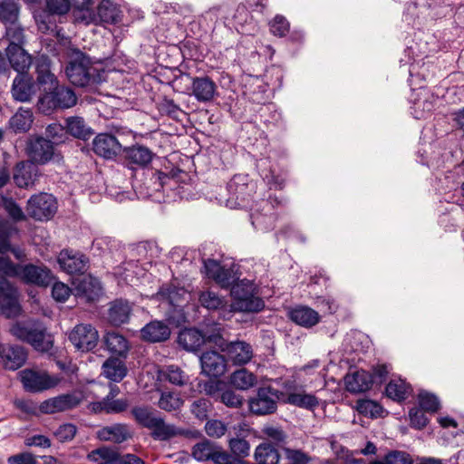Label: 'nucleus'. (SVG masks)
<instances>
[{
  "label": "nucleus",
  "mask_w": 464,
  "mask_h": 464,
  "mask_svg": "<svg viewBox=\"0 0 464 464\" xmlns=\"http://www.w3.org/2000/svg\"><path fill=\"white\" fill-rule=\"evenodd\" d=\"M12 264L10 258L0 256V314L8 318L17 317L22 311L18 290L6 278L13 272Z\"/></svg>",
  "instance_id": "nucleus-1"
},
{
  "label": "nucleus",
  "mask_w": 464,
  "mask_h": 464,
  "mask_svg": "<svg viewBox=\"0 0 464 464\" xmlns=\"http://www.w3.org/2000/svg\"><path fill=\"white\" fill-rule=\"evenodd\" d=\"M420 62L411 63L409 68V82L412 89L419 92L411 107V113L415 119H425L434 109L435 98L430 92L420 84L426 79V75L420 72Z\"/></svg>",
  "instance_id": "nucleus-2"
},
{
  "label": "nucleus",
  "mask_w": 464,
  "mask_h": 464,
  "mask_svg": "<svg viewBox=\"0 0 464 464\" xmlns=\"http://www.w3.org/2000/svg\"><path fill=\"white\" fill-rule=\"evenodd\" d=\"M10 333L17 339L31 344L36 351L48 352L52 349L53 340L51 334L40 324L15 323L10 328Z\"/></svg>",
  "instance_id": "nucleus-3"
},
{
  "label": "nucleus",
  "mask_w": 464,
  "mask_h": 464,
  "mask_svg": "<svg viewBox=\"0 0 464 464\" xmlns=\"http://www.w3.org/2000/svg\"><path fill=\"white\" fill-rule=\"evenodd\" d=\"M222 328L219 324L204 325L201 331L194 328L184 329L178 335V343L187 351H198L206 342L218 344L222 339Z\"/></svg>",
  "instance_id": "nucleus-4"
},
{
  "label": "nucleus",
  "mask_w": 464,
  "mask_h": 464,
  "mask_svg": "<svg viewBox=\"0 0 464 464\" xmlns=\"http://www.w3.org/2000/svg\"><path fill=\"white\" fill-rule=\"evenodd\" d=\"M65 72L68 80L76 86L84 87L101 81L100 69L92 63L90 57L82 53L70 62Z\"/></svg>",
  "instance_id": "nucleus-5"
},
{
  "label": "nucleus",
  "mask_w": 464,
  "mask_h": 464,
  "mask_svg": "<svg viewBox=\"0 0 464 464\" xmlns=\"http://www.w3.org/2000/svg\"><path fill=\"white\" fill-rule=\"evenodd\" d=\"M231 295L234 303L229 304L233 312H259L264 306V301L255 294V286L249 281H241L232 285Z\"/></svg>",
  "instance_id": "nucleus-6"
},
{
  "label": "nucleus",
  "mask_w": 464,
  "mask_h": 464,
  "mask_svg": "<svg viewBox=\"0 0 464 464\" xmlns=\"http://www.w3.org/2000/svg\"><path fill=\"white\" fill-rule=\"evenodd\" d=\"M52 92L43 94L38 102L37 108L44 114H51L56 109H69L77 102L75 92L65 86L53 87Z\"/></svg>",
  "instance_id": "nucleus-7"
},
{
  "label": "nucleus",
  "mask_w": 464,
  "mask_h": 464,
  "mask_svg": "<svg viewBox=\"0 0 464 464\" xmlns=\"http://www.w3.org/2000/svg\"><path fill=\"white\" fill-rule=\"evenodd\" d=\"M71 5H73L72 0H45L44 7L34 12L38 29L43 33L53 31L56 24V16L65 14Z\"/></svg>",
  "instance_id": "nucleus-8"
},
{
  "label": "nucleus",
  "mask_w": 464,
  "mask_h": 464,
  "mask_svg": "<svg viewBox=\"0 0 464 464\" xmlns=\"http://www.w3.org/2000/svg\"><path fill=\"white\" fill-rule=\"evenodd\" d=\"M157 298L160 302V306L166 309L169 317H174V313L180 314L183 308L191 299L190 293L184 287L169 285L160 288L157 293Z\"/></svg>",
  "instance_id": "nucleus-9"
},
{
  "label": "nucleus",
  "mask_w": 464,
  "mask_h": 464,
  "mask_svg": "<svg viewBox=\"0 0 464 464\" xmlns=\"http://www.w3.org/2000/svg\"><path fill=\"white\" fill-rule=\"evenodd\" d=\"M56 198L49 193L41 192L29 198L26 203V211L30 218L36 221H48L57 212Z\"/></svg>",
  "instance_id": "nucleus-10"
},
{
  "label": "nucleus",
  "mask_w": 464,
  "mask_h": 464,
  "mask_svg": "<svg viewBox=\"0 0 464 464\" xmlns=\"http://www.w3.org/2000/svg\"><path fill=\"white\" fill-rule=\"evenodd\" d=\"M26 154L29 161L35 165H45L60 159V154L56 152L53 142L42 136L32 137L28 140Z\"/></svg>",
  "instance_id": "nucleus-11"
},
{
  "label": "nucleus",
  "mask_w": 464,
  "mask_h": 464,
  "mask_svg": "<svg viewBox=\"0 0 464 464\" xmlns=\"http://www.w3.org/2000/svg\"><path fill=\"white\" fill-rule=\"evenodd\" d=\"M12 267L13 272L8 274V277L19 278L24 283L41 286H45L52 281V273L46 267L32 264L22 266L14 263L12 264Z\"/></svg>",
  "instance_id": "nucleus-12"
},
{
  "label": "nucleus",
  "mask_w": 464,
  "mask_h": 464,
  "mask_svg": "<svg viewBox=\"0 0 464 464\" xmlns=\"http://www.w3.org/2000/svg\"><path fill=\"white\" fill-rule=\"evenodd\" d=\"M279 204L278 198L269 196V198L262 199L255 208H252L250 218L256 229L266 231L273 227L275 217L272 211L275 205Z\"/></svg>",
  "instance_id": "nucleus-13"
},
{
  "label": "nucleus",
  "mask_w": 464,
  "mask_h": 464,
  "mask_svg": "<svg viewBox=\"0 0 464 464\" xmlns=\"http://www.w3.org/2000/svg\"><path fill=\"white\" fill-rule=\"evenodd\" d=\"M277 392L269 387L257 390L256 396L248 401L249 410L256 415H267L276 411L277 408Z\"/></svg>",
  "instance_id": "nucleus-14"
},
{
  "label": "nucleus",
  "mask_w": 464,
  "mask_h": 464,
  "mask_svg": "<svg viewBox=\"0 0 464 464\" xmlns=\"http://www.w3.org/2000/svg\"><path fill=\"white\" fill-rule=\"evenodd\" d=\"M21 382L24 389L31 392H39L55 387L60 378L46 372L24 370L20 372Z\"/></svg>",
  "instance_id": "nucleus-15"
},
{
  "label": "nucleus",
  "mask_w": 464,
  "mask_h": 464,
  "mask_svg": "<svg viewBox=\"0 0 464 464\" xmlns=\"http://www.w3.org/2000/svg\"><path fill=\"white\" fill-rule=\"evenodd\" d=\"M69 340L77 350L88 352L97 345L99 334L92 324H80L70 332Z\"/></svg>",
  "instance_id": "nucleus-16"
},
{
  "label": "nucleus",
  "mask_w": 464,
  "mask_h": 464,
  "mask_svg": "<svg viewBox=\"0 0 464 464\" xmlns=\"http://www.w3.org/2000/svg\"><path fill=\"white\" fill-rule=\"evenodd\" d=\"M227 191L230 194V198L227 200L230 202L235 199L238 201L237 205L238 207H246V203L249 200L252 193L255 189V184L249 182L247 175L238 174L235 175L227 186Z\"/></svg>",
  "instance_id": "nucleus-17"
},
{
  "label": "nucleus",
  "mask_w": 464,
  "mask_h": 464,
  "mask_svg": "<svg viewBox=\"0 0 464 464\" xmlns=\"http://www.w3.org/2000/svg\"><path fill=\"white\" fill-rule=\"evenodd\" d=\"M57 263L69 275L84 274L88 268L89 258L78 251L63 249L57 256Z\"/></svg>",
  "instance_id": "nucleus-18"
},
{
  "label": "nucleus",
  "mask_w": 464,
  "mask_h": 464,
  "mask_svg": "<svg viewBox=\"0 0 464 464\" xmlns=\"http://www.w3.org/2000/svg\"><path fill=\"white\" fill-rule=\"evenodd\" d=\"M83 401V395L80 392L63 394L48 399L42 402L40 410L44 413L52 414L64 411L77 407Z\"/></svg>",
  "instance_id": "nucleus-19"
},
{
  "label": "nucleus",
  "mask_w": 464,
  "mask_h": 464,
  "mask_svg": "<svg viewBox=\"0 0 464 464\" xmlns=\"http://www.w3.org/2000/svg\"><path fill=\"white\" fill-rule=\"evenodd\" d=\"M92 150L98 156L112 160L121 152L122 146L113 135L100 133L92 140Z\"/></svg>",
  "instance_id": "nucleus-20"
},
{
  "label": "nucleus",
  "mask_w": 464,
  "mask_h": 464,
  "mask_svg": "<svg viewBox=\"0 0 464 464\" xmlns=\"http://www.w3.org/2000/svg\"><path fill=\"white\" fill-rule=\"evenodd\" d=\"M200 304L208 310H218L225 320L232 316L233 309L227 301L212 290L202 291L198 295Z\"/></svg>",
  "instance_id": "nucleus-21"
},
{
  "label": "nucleus",
  "mask_w": 464,
  "mask_h": 464,
  "mask_svg": "<svg viewBox=\"0 0 464 464\" xmlns=\"http://www.w3.org/2000/svg\"><path fill=\"white\" fill-rule=\"evenodd\" d=\"M88 410L95 414H119L129 408V401L126 398H111L105 396L101 401L90 402Z\"/></svg>",
  "instance_id": "nucleus-22"
},
{
  "label": "nucleus",
  "mask_w": 464,
  "mask_h": 464,
  "mask_svg": "<svg viewBox=\"0 0 464 464\" xmlns=\"http://www.w3.org/2000/svg\"><path fill=\"white\" fill-rule=\"evenodd\" d=\"M202 373L209 377H219L226 372L227 362L223 355L216 351H208L200 356Z\"/></svg>",
  "instance_id": "nucleus-23"
},
{
  "label": "nucleus",
  "mask_w": 464,
  "mask_h": 464,
  "mask_svg": "<svg viewBox=\"0 0 464 464\" xmlns=\"http://www.w3.org/2000/svg\"><path fill=\"white\" fill-rule=\"evenodd\" d=\"M27 358L25 350L20 346H5L0 343V363L9 370H16L24 365Z\"/></svg>",
  "instance_id": "nucleus-24"
},
{
  "label": "nucleus",
  "mask_w": 464,
  "mask_h": 464,
  "mask_svg": "<svg viewBox=\"0 0 464 464\" xmlns=\"http://www.w3.org/2000/svg\"><path fill=\"white\" fill-rule=\"evenodd\" d=\"M228 360L235 365H244L251 361L254 355L252 346L244 341L231 342L226 348Z\"/></svg>",
  "instance_id": "nucleus-25"
},
{
  "label": "nucleus",
  "mask_w": 464,
  "mask_h": 464,
  "mask_svg": "<svg viewBox=\"0 0 464 464\" xmlns=\"http://www.w3.org/2000/svg\"><path fill=\"white\" fill-rule=\"evenodd\" d=\"M6 55L10 65L18 74H25L33 63L32 56L18 44H9Z\"/></svg>",
  "instance_id": "nucleus-26"
},
{
  "label": "nucleus",
  "mask_w": 464,
  "mask_h": 464,
  "mask_svg": "<svg viewBox=\"0 0 464 464\" xmlns=\"http://www.w3.org/2000/svg\"><path fill=\"white\" fill-rule=\"evenodd\" d=\"M192 95L199 102H208L213 100L217 94L216 83L208 76L193 77Z\"/></svg>",
  "instance_id": "nucleus-27"
},
{
  "label": "nucleus",
  "mask_w": 464,
  "mask_h": 464,
  "mask_svg": "<svg viewBox=\"0 0 464 464\" xmlns=\"http://www.w3.org/2000/svg\"><path fill=\"white\" fill-rule=\"evenodd\" d=\"M35 83L27 74H18L13 82L12 96L18 102H28L35 93Z\"/></svg>",
  "instance_id": "nucleus-28"
},
{
  "label": "nucleus",
  "mask_w": 464,
  "mask_h": 464,
  "mask_svg": "<svg viewBox=\"0 0 464 464\" xmlns=\"http://www.w3.org/2000/svg\"><path fill=\"white\" fill-rule=\"evenodd\" d=\"M141 338L150 343H160L170 336V328L163 321H151L140 330Z\"/></svg>",
  "instance_id": "nucleus-29"
},
{
  "label": "nucleus",
  "mask_w": 464,
  "mask_h": 464,
  "mask_svg": "<svg viewBox=\"0 0 464 464\" xmlns=\"http://www.w3.org/2000/svg\"><path fill=\"white\" fill-rule=\"evenodd\" d=\"M345 388L352 393L364 392L371 389L373 383V378L366 371H355L348 373L344 377Z\"/></svg>",
  "instance_id": "nucleus-30"
},
{
  "label": "nucleus",
  "mask_w": 464,
  "mask_h": 464,
  "mask_svg": "<svg viewBox=\"0 0 464 464\" xmlns=\"http://www.w3.org/2000/svg\"><path fill=\"white\" fill-rule=\"evenodd\" d=\"M38 168L31 161L19 162L14 172V180L19 188H29L34 184Z\"/></svg>",
  "instance_id": "nucleus-31"
},
{
  "label": "nucleus",
  "mask_w": 464,
  "mask_h": 464,
  "mask_svg": "<svg viewBox=\"0 0 464 464\" xmlns=\"http://www.w3.org/2000/svg\"><path fill=\"white\" fill-rule=\"evenodd\" d=\"M97 437L103 441H112L120 444L131 438V432L127 424L115 423L99 430Z\"/></svg>",
  "instance_id": "nucleus-32"
},
{
  "label": "nucleus",
  "mask_w": 464,
  "mask_h": 464,
  "mask_svg": "<svg viewBox=\"0 0 464 464\" xmlns=\"http://www.w3.org/2000/svg\"><path fill=\"white\" fill-rule=\"evenodd\" d=\"M289 316L293 322L306 328L315 325L320 321L318 312L305 305L293 308L289 313Z\"/></svg>",
  "instance_id": "nucleus-33"
},
{
  "label": "nucleus",
  "mask_w": 464,
  "mask_h": 464,
  "mask_svg": "<svg viewBox=\"0 0 464 464\" xmlns=\"http://www.w3.org/2000/svg\"><path fill=\"white\" fill-rule=\"evenodd\" d=\"M37 82L40 85H48L51 90L57 83L55 75L51 72V61L45 55H40L34 61Z\"/></svg>",
  "instance_id": "nucleus-34"
},
{
  "label": "nucleus",
  "mask_w": 464,
  "mask_h": 464,
  "mask_svg": "<svg viewBox=\"0 0 464 464\" xmlns=\"http://www.w3.org/2000/svg\"><path fill=\"white\" fill-rule=\"evenodd\" d=\"M77 295L86 298L88 302L96 300L102 294L100 281L92 276H85L75 286Z\"/></svg>",
  "instance_id": "nucleus-35"
},
{
  "label": "nucleus",
  "mask_w": 464,
  "mask_h": 464,
  "mask_svg": "<svg viewBox=\"0 0 464 464\" xmlns=\"http://www.w3.org/2000/svg\"><path fill=\"white\" fill-rule=\"evenodd\" d=\"M127 372L125 363L117 358H109L102 364V374L114 382H120Z\"/></svg>",
  "instance_id": "nucleus-36"
},
{
  "label": "nucleus",
  "mask_w": 464,
  "mask_h": 464,
  "mask_svg": "<svg viewBox=\"0 0 464 464\" xmlns=\"http://www.w3.org/2000/svg\"><path fill=\"white\" fill-rule=\"evenodd\" d=\"M98 24H116L120 21L121 11L118 6L110 0H102L97 7Z\"/></svg>",
  "instance_id": "nucleus-37"
},
{
  "label": "nucleus",
  "mask_w": 464,
  "mask_h": 464,
  "mask_svg": "<svg viewBox=\"0 0 464 464\" xmlns=\"http://www.w3.org/2000/svg\"><path fill=\"white\" fill-rule=\"evenodd\" d=\"M125 160L130 164L145 166L151 161L152 153L144 146H132L122 150Z\"/></svg>",
  "instance_id": "nucleus-38"
},
{
  "label": "nucleus",
  "mask_w": 464,
  "mask_h": 464,
  "mask_svg": "<svg viewBox=\"0 0 464 464\" xmlns=\"http://www.w3.org/2000/svg\"><path fill=\"white\" fill-rule=\"evenodd\" d=\"M257 464H282L278 450L270 443H262L256 448Z\"/></svg>",
  "instance_id": "nucleus-39"
},
{
  "label": "nucleus",
  "mask_w": 464,
  "mask_h": 464,
  "mask_svg": "<svg viewBox=\"0 0 464 464\" xmlns=\"http://www.w3.org/2000/svg\"><path fill=\"white\" fill-rule=\"evenodd\" d=\"M131 307L128 302L117 300L109 309V320L114 325L126 324L130 315Z\"/></svg>",
  "instance_id": "nucleus-40"
},
{
  "label": "nucleus",
  "mask_w": 464,
  "mask_h": 464,
  "mask_svg": "<svg viewBox=\"0 0 464 464\" xmlns=\"http://www.w3.org/2000/svg\"><path fill=\"white\" fill-rule=\"evenodd\" d=\"M104 343L110 353L119 356H125L129 351L127 339L115 332H109L105 334Z\"/></svg>",
  "instance_id": "nucleus-41"
},
{
  "label": "nucleus",
  "mask_w": 464,
  "mask_h": 464,
  "mask_svg": "<svg viewBox=\"0 0 464 464\" xmlns=\"http://www.w3.org/2000/svg\"><path fill=\"white\" fill-rule=\"evenodd\" d=\"M34 121V115L30 109L20 108L9 120L10 128L14 132H26Z\"/></svg>",
  "instance_id": "nucleus-42"
},
{
  "label": "nucleus",
  "mask_w": 464,
  "mask_h": 464,
  "mask_svg": "<svg viewBox=\"0 0 464 464\" xmlns=\"http://www.w3.org/2000/svg\"><path fill=\"white\" fill-rule=\"evenodd\" d=\"M286 401L292 405L314 411L319 404V399L313 393L305 392H295L287 394Z\"/></svg>",
  "instance_id": "nucleus-43"
},
{
  "label": "nucleus",
  "mask_w": 464,
  "mask_h": 464,
  "mask_svg": "<svg viewBox=\"0 0 464 464\" xmlns=\"http://www.w3.org/2000/svg\"><path fill=\"white\" fill-rule=\"evenodd\" d=\"M76 10L73 12L75 21L84 24H98L97 13L88 7L91 0H72Z\"/></svg>",
  "instance_id": "nucleus-44"
},
{
  "label": "nucleus",
  "mask_w": 464,
  "mask_h": 464,
  "mask_svg": "<svg viewBox=\"0 0 464 464\" xmlns=\"http://www.w3.org/2000/svg\"><path fill=\"white\" fill-rule=\"evenodd\" d=\"M87 459L93 462L102 460L99 464H121V454L116 450L105 446L92 450Z\"/></svg>",
  "instance_id": "nucleus-45"
},
{
  "label": "nucleus",
  "mask_w": 464,
  "mask_h": 464,
  "mask_svg": "<svg viewBox=\"0 0 464 464\" xmlns=\"http://www.w3.org/2000/svg\"><path fill=\"white\" fill-rule=\"evenodd\" d=\"M184 404V400L179 392L163 391L157 402L158 407L167 412L178 411Z\"/></svg>",
  "instance_id": "nucleus-46"
},
{
  "label": "nucleus",
  "mask_w": 464,
  "mask_h": 464,
  "mask_svg": "<svg viewBox=\"0 0 464 464\" xmlns=\"http://www.w3.org/2000/svg\"><path fill=\"white\" fill-rule=\"evenodd\" d=\"M149 430H151V437L158 440H168L180 433L176 426L166 423L161 417H159Z\"/></svg>",
  "instance_id": "nucleus-47"
},
{
  "label": "nucleus",
  "mask_w": 464,
  "mask_h": 464,
  "mask_svg": "<svg viewBox=\"0 0 464 464\" xmlns=\"http://www.w3.org/2000/svg\"><path fill=\"white\" fill-rule=\"evenodd\" d=\"M232 386L237 390L246 391L256 384V376L246 369L234 372L229 378Z\"/></svg>",
  "instance_id": "nucleus-48"
},
{
  "label": "nucleus",
  "mask_w": 464,
  "mask_h": 464,
  "mask_svg": "<svg viewBox=\"0 0 464 464\" xmlns=\"http://www.w3.org/2000/svg\"><path fill=\"white\" fill-rule=\"evenodd\" d=\"M66 131L82 140H86L92 135L91 128L85 124L83 118L79 116L69 117L66 120Z\"/></svg>",
  "instance_id": "nucleus-49"
},
{
  "label": "nucleus",
  "mask_w": 464,
  "mask_h": 464,
  "mask_svg": "<svg viewBox=\"0 0 464 464\" xmlns=\"http://www.w3.org/2000/svg\"><path fill=\"white\" fill-rule=\"evenodd\" d=\"M13 228L6 223L0 222V253L5 254L11 251L16 259L24 257V252L20 248H12L10 237L12 236Z\"/></svg>",
  "instance_id": "nucleus-50"
},
{
  "label": "nucleus",
  "mask_w": 464,
  "mask_h": 464,
  "mask_svg": "<svg viewBox=\"0 0 464 464\" xmlns=\"http://www.w3.org/2000/svg\"><path fill=\"white\" fill-rule=\"evenodd\" d=\"M20 8L14 0H3L0 2V21L5 24L18 22Z\"/></svg>",
  "instance_id": "nucleus-51"
},
{
  "label": "nucleus",
  "mask_w": 464,
  "mask_h": 464,
  "mask_svg": "<svg viewBox=\"0 0 464 464\" xmlns=\"http://www.w3.org/2000/svg\"><path fill=\"white\" fill-rule=\"evenodd\" d=\"M135 421L147 429H150L160 417L148 406H135L130 411Z\"/></svg>",
  "instance_id": "nucleus-52"
},
{
  "label": "nucleus",
  "mask_w": 464,
  "mask_h": 464,
  "mask_svg": "<svg viewBox=\"0 0 464 464\" xmlns=\"http://www.w3.org/2000/svg\"><path fill=\"white\" fill-rule=\"evenodd\" d=\"M385 391L389 398L402 401L410 392V386L401 379L392 380L387 384Z\"/></svg>",
  "instance_id": "nucleus-53"
},
{
  "label": "nucleus",
  "mask_w": 464,
  "mask_h": 464,
  "mask_svg": "<svg viewBox=\"0 0 464 464\" xmlns=\"http://www.w3.org/2000/svg\"><path fill=\"white\" fill-rule=\"evenodd\" d=\"M217 445L208 440H202L193 447L192 455L198 461L209 460L212 459Z\"/></svg>",
  "instance_id": "nucleus-54"
},
{
  "label": "nucleus",
  "mask_w": 464,
  "mask_h": 464,
  "mask_svg": "<svg viewBox=\"0 0 464 464\" xmlns=\"http://www.w3.org/2000/svg\"><path fill=\"white\" fill-rule=\"evenodd\" d=\"M164 376L170 383L183 386L188 382V376L178 366L169 365L164 371Z\"/></svg>",
  "instance_id": "nucleus-55"
},
{
  "label": "nucleus",
  "mask_w": 464,
  "mask_h": 464,
  "mask_svg": "<svg viewBox=\"0 0 464 464\" xmlns=\"http://www.w3.org/2000/svg\"><path fill=\"white\" fill-rule=\"evenodd\" d=\"M228 446L232 455L239 458L246 457L249 455L250 445L247 440L243 438H231L228 440Z\"/></svg>",
  "instance_id": "nucleus-56"
},
{
  "label": "nucleus",
  "mask_w": 464,
  "mask_h": 464,
  "mask_svg": "<svg viewBox=\"0 0 464 464\" xmlns=\"http://www.w3.org/2000/svg\"><path fill=\"white\" fill-rule=\"evenodd\" d=\"M356 409L361 414L375 418L380 416L382 411V407L371 400H359Z\"/></svg>",
  "instance_id": "nucleus-57"
},
{
  "label": "nucleus",
  "mask_w": 464,
  "mask_h": 464,
  "mask_svg": "<svg viewBox=\"0 0 464 464\" xmlns=\"http://www.w3.org/2000/svg\"><path fill=\"white\" fill-rule=\"evenodd\" d=\"M419 404L420 408L428 412H436L440 409V401L432 393L421 392L419 394Z\"/></svg>",
  "instance_id": "nucleus-58"
},
{
  "label": "nucleus",
  "mask_w": 464,
  "mask_h": 464,
  "mask_svg": "<svg viewBox=\"0 0 464 464\" xmlns=\"http://www.w3.org/2000/svg\"><path fill=\"white\" fill-rule=\"evenodd\" d=\"M45 134L48 140L51 139L54 145L65 140L67 131L62 124L53 122L46 127Z\"/></svg>",
  "instance_id": "nucleus-59"
},
{
  "label": "nucleus",
  "mask_w": 464,
  "mask_h": 464,
  "mask_svg": "<svg viewBox=\"0 0 464 464\" xmlns=\"http://www.w3.org/2000/svg\"><path fill=\"white\" fill-rule=\"evenodd\" d=\"M211 460L215 464H245V461L239 458L233 456L223 450L221 447L217 445L216 450Z\"/></svg>",
  "instance_id": "nucleus-60"
},
{
  "label": "nucleus",
  "mask_w": 464,
  "mask_h": 464,
  "mask_svg": "<svg viewBox=\"0 0 464 464\" xmlns=\"http://www.w3.org/2000/svg\"><path fill=\"white\" fill-rule=\"evenodd\" d=\"M269 26L271 33L279 37L285 36L290 28L289 22L281 14H276L269 23Z\"/></svg>",
  "instance_id": "nucleus-61"
},
{
  "label": "nucleus",
  "mask_w": 464,
  "mask_h": 464,
  "mask_svg": "<svg viewBox=\"0 0 464 464\" xmlns=\"http://www.w3.org/2000/svg\"><path fill=\"white\" fill-rule=\"evenodd\" d=\"M219 401L229 408H239L243 404V397L231 389H224L219 395Z\"/></svg>",
  "instance_id": "nucleus-62"
},
{
  "label": "nucleus",
  "mask_w": 464,
  "mask_h": 464,
  "mask_svg": "<svg viewBox=\"0 0 464 464\" xmlns=\"http://www.w3.org/2000/svg\"><path fill=\"white\" fill-rule=\"evenodd\" d=\"M5 26V36L10 41V44H21L24 43V30L18 22L8 24Z\"/></svg>",
  "instance_id": "nucleus-63"
},
{
  "label": "nucleus",
  "mask_w": 464,
  "mask_h": 464,
  "mask_svg": "<svg viewBox=\"0 0 464 464\" xmlns=\"http://www.w3.org/2000/svg\"><path fill=\"white\" fill-rule=\"evenodd\" d=\"M282 464H308V456L301 450L285 449Z\"/></svg>",
  "instance_id": "nucleus-64"
}]
</instances>
